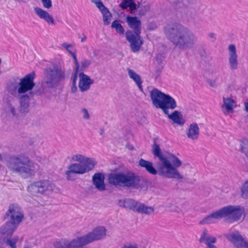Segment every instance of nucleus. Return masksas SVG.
<instances>
[{"label": "nucleus", "instance_id": "nucleus-40", "mask_svg": "<svg viewBox=\"0 0 248 248\" xmlns=\"http://www.w3.org/2000/svg\"><path fill=\"white\" fill-rule=\"evenodd\" d=\"M91 63V62L90 60L87 59H84L81 62V67L83 69L86 68L90 66Z\"/></svg>", "mask_w": 248, "mask_h": 248}, {"label": "nucleus", "instance_id": "nucleus-27", "mask_svg": "<svg viewBox=\"0 0 248 248\" xmlns=\"http://www.w3.org/2000/svg\"><path fill=\"white\" fill-rule=\"evenodd\" d=\"M199 128L198 124L196 123H193L189 125L187 136L189 139L196 140L199 138Z\"/></svg>", "mask_w": 248, "mask_h": 248}, {"label": "nucleus", "instance_id": "nucleus-28", "mask_svg": "<svg viewBox=\"0 0 248 248\" xmlns=\"http://www.w3.org/2000/svg\"><path fill=\"white\" fill-rule=\"evenodd\" d=\"M16 106L13 99L8 100L5 106V110L6 113L12 117L16 116L17 114Z\"/></svg>", "mask_w": 248, "mask_h": 248}, {"label": "nucleus", "instance_id": "nucleus-41", "mask_svg": "<svg viewBox=\"0 0 248 248\" xmlns=\"http://www.w3.org/2000/svg\"><path fill=\"white\" fill-rule=\"evenodd\" d=\"M81 111L83 114L82 117L84 119L89 120L90 119V115L88 112V110L86 108H82Z\"/></svg>", "mask_w": 248, "mask_h": 248}, {"label": "nucleus", "instance_id": "nucleus-19", "mask_svg": "<svg viewBox=\"0 0 248 248\" xmlns=\"http://www.w3.org/2000/svg\"><path fill=\"white\" fill-rule=\"evenodd\" d=\"M227 238L237 248H243L247 242L238 232H232L228 234Z\"/></svg>", "mask_w": 248, "mask_h": 248}, {"label": "nucleus", "instance_id": "nucleus-33", "mask_svg": "<svg viewBox=\"0 0 248 248\" xmlns=\"http://www.w3.org/2000/svg\"><path fill=\"white\" fill-rule=\"evenodd\" d=\"M19 83L16 81L11 82L7 86V91L9 93L11 94L15 97H19V95L21 94L18 92Z\"/></svg>", "mask_w": 248, "mask_h": 248}, {"label": "nucleus", "instance_id": "nucleus-25", "mask_svg": "<svg viewBox=\"0 0 248 248\" xmlns=\"http://www.w3.org/2000/svg\"><path fill=\"white\" fill-rule=\"evenodd\" d=\"M223 102L221 108L224 114L227 115L229 112H232L235 104L234 100L230 97H223Z\"/></svg>", "mask_w": 248, "mask_h": 248}, {"label": "nucleus", "instance_id": "nucleus-38", "mask_svg": "<svg viewBox=\"0 0 248 248\" xmlns=\"http://www.w3.org/2000/svg\"><path fill=\"white\" fill-rule=\"evenodd\" d=\"M216 242V238L214 236H209L203 242L207 246L212 245V244L215 243Z\"/></svg>", "mask_w": 248, "mask_h": 248}, {"label": "nucleus", "instance_id": "nucleus-43", "mask_svg": "<svg viewBox=\"0 0 248 248\" xmlns=\"http://www.w3.org/2000/svg\"><path fill=\"white\" fill-rule=\"evenodd\" d=\"M71 55H72V57L74 59L75 63V64H76V69H77V70H78V68H79V63H78V61L76 53L75 52H73Z\"/></svg>", "mask_w": 248, "mask_h": 248}, {"label": "nucleus", "instance_id": "nucleus-10", "mask_svg": "<svg viewBox=\"0 0 248 248\" xmlns=\"http://www.w3.org/2000/svg\"><path fill=\"white\" fill-rule=\"evenodd\" d=\"M55 188L54 184L49 180L38 181L31 184L27 190L32 195L40 194L44 195L50 194Z\"/></svg>", "mask_w": 248, "mask_h": 248}, {"label": "nucleus", "instance_id": "nucleus-34", "mask_svg": "<svg viewBox=\"0 0 248 248\" xmlns=\"http://www.w3.org/2000/svg\"><path fill=\"white\" fill-rule=\"evenodd\" d=\"M119 6L123 9H126L129 7L131 11L135 10L137 8V5L134 2V0H124L120 4Z\"/></svg>", "mask_w": 248, "mask_h": 248}, {"label": "nucleus", "instance_id": "nucleus-1", "mask_svg": "<svg viewBox=\"0 0 248 248\" xmlns=\"http://www.w3.org/2000/svg\"><path fill=\"white\" fill-rule=\"evenodd\" d=\"M164 32L167 38L181 50L192 48L197 41V37L191 31L179 24L167 26Z\"/></svg>", "mask_w": 248, "mask_h": 248}, {"label": "nucleus", "instance_id": "nucleus-23", "mask_svg": "<svg viewBox=\"0 0 248 248\" xmlns=\"http://www.w3.org/2000/svg\"><path fill=\"white\" fill-rule=\"evenodd\" d=\"M209 75L212 79L208 80V83L211 86L216 87L221 78L219 69L217 68H211L209 71Z\"/></svg>", "mask_w": 248, "mask_h": 248}, {"label": "nucleus", "instance_id": "nucleus-11", "mask_svg": "<svg viewBox=\"0 0 248 248\" xmlns=\"http://www.w3.org/2000/svg\"><path fill=\"white\" fill-rule=\"evenodd\" d=\"M24 217L21 207L17 204H10L4 215V218L17 225L22 222Z\"/></svg>", "mask_w": 248, "mask_h": 248}, {"label": "nucleus", "instance_id": "nucleus-9", "mask_svg": "<svg viewBox=\"0 0 248 248\" xmlns=\"http://www.w3.org/2000/svg\"><path fill=\"white\" fill-rule=\"evenodd\" d=\"M72 159L74 161L80 162L72 164L68 167V169L75 174H84L92 170L96 164L93 159L80 154L73 155Z\"/></svg>", "mask_w": 248, "mask_h": 248}, {"label": "nucleus", "instance_id": "nucleus-21", "mask_svg": "<svg viewBox=\"0 0 248 248\" xmlns=\"http://www.w3.org/2000/svg\"><path fill=\"white\" fill-rule=\"evenodd\" d=\"M105 176L102 173H96L93 176V183L95 188L100 191L106 190Z\"/></svg>", "mask_w": 248, "mask_h": 248}, {"label": "nucleus", "instance_id": "nucleus-47", "mask_svg": "<svg viewBox=\"0 0 248 248\" xmlns=\"http://www.w3.org/2000/svg\"><path fill=\"white\" fill-rule=\"evenodd\" d=\"M244 107L245 110L248 113V102L244 103Z\"/></svg>", "mask_w": 248, "mask_h": 248}, {"label": "nucleus", "instance_id": "nucleus-32", "mask_svg": "<svg viewBox=\"0 0 248 248\" xmlns=\"http://www.w3.org/2000/svg\"><path fill=\"white\" fill-rule=\"evenodd\" d=\"M20 111L22 113L27 112L30 106V98L27 94L21 95L20 97Z\"/></svg>", "mask_w": 248, "mask_h": 248}, {"label": "nucleus", "instance_id": "nucleus-20", "mask_svg": "<svg viewBox=\"0 0 248 248\" xmlns=\"http://www.w3.org/2000/svg\"><path fill=\"white\" fill-rule=\"evenodd\" d=\"M126 21L129 27L133 29L134 33H141V21L136 16H127Z\"/></svg>", "mask_w": 248, "mask_h": 248}, {"label": "nucleus", "instance_id": "nucleus-36", "mask_svg": "<svg viewBox=\"0 0 248 248\" xmlns=\"http://www.w3.org/2000/svg\"><path fill=\"white\" fill-rule=\"evenodd\" d=\"M241 196L243 199H248V180L243 184L241 188Z\"/></svg>", "mask_w": 248, "mask_h": 248}, {"label": "nucleus", "instance_id": "nucleus-6", "mask_svg": "<svg viewBox=\"0 0 248 248\" xmlns=\"http://www.w3.org/2000/svg\"><path fill=\"white\" fill-rule=\"evenodd\" d=\"M150 94L153 105L156 108L161 109L164 114H168V109H173L177 107L173 98L156 88L153 89Z\"/></svg>", "mask_w": 248, "mask_h": 248}, {"label": "nucleus", "instance_id": "nucleus-52", "mask_svg": "<svg viewBox=\"0 0 248 248\" xmlns=\"http://www.w3.org/2000/svg\"><path fill=\"white\" fill-rule=\"evenodd\" d=\"M24 248H30L27 247H24Z\"/></svg>", "mask_w": 248, "mask_h": 248}, {"label": "nucleus", "instance_id": "nucleus-15", "mask_svg": "<svg viewBox=\"0 0 248 248\" xmlns=\"http://www.w3.org/2000/svg\"><path fill=\"white\" fill-rule=\"evenodd\" d=\"M18 226V225L7 220L0 227V233L4 237L13 238L15 236L13 237L12 235Z\"/></svg>", "mask_w": 248, "mask_h": 248}, {"label": "nucleus", "instance_id": "nucleus-7", "mask_svg": "<svg viewBox=\"0 0 248 248\" xmlns=\"http://www.w3.org/2000/svg\"><path fill=\"white\" fill-rule=\"evenodd\" d=\"M139 181V177L132 172L111 173L108 176V183L115 186L135 187Z\"/></svg>", "mask_w": 248, "mask_h": 248}, {"label": "nucleus", "instance_id": "nucleus-30", "mask_svg": "<svg viewBox=\"0 0 248 248\" xmlns=\"http://www.w3.org/2000/svg\"><path fill=\"white\" fill-rule=\"evenodd\" d=\"M127 71L129 78L135 82L140 90L143 92L142 86V81L140 76L132 69H128Z\"/></svg>", "mask_w": 248, "mask_h": 248}, {"label": "nucleus", "instance_id": "nucleus-50", "mask_svg": "<svg viewBox=\"0 0 248 248\" xmlns=\"http://www.w3.org/2000/svg\"><path fill=\"white\" fill-rule=\"evenodd\" d=\"M86 40V36H84L83 37H82L81 39V41L82 42H84Z\"/></svg>", "mask_w": 248, "mask_h": 248}, {"label": "nucleus", "instance_id": "nucleus-46", "mask_svg": "<svg viewBox=\"0 0 248 248\" xmlns=\"http://www.w3.org/2000/svg\"><path fill=\"white\" fill-rule=\"evenodd\" d=\"M77 79V74H75V75L74 76L73 78V79H72V80H73V84H76Z\"/></svg>", "mask_w": 248, "mask_h": 248}, {"label": "nucleus", "instance_id": "nucleus-35", "mask_svg": "<svg viewBox=\"0 0 248 248\" xmlns=\"http://www.w3.org/2000/svg\"><path fill=\"white\" fill-rule=\"evenodd\" d=\"M111 27L115 29L117 32L118 33L120 34H123L124 33V29L118 20H114L112 23Z\"/></svg>", "mask_w": 248, "mask_h": 248}, {"label": "nucleus", "instance_id": "nucleus-18", "mask_svg": "<svg viewBox=\"0 0 248 248\" xmlns=\"http://www.w3.org/2000/svg\"><path fill=\"white\" fill-rule=\"evenodd\" d=\"M18 240V237L15 236L13 238L4 237L0 233V248H16V244Z\"/></svg>", "mask_w": 248, "mask_h": 248}, {"label": "nucleus", "instance_id": "nucleus-29", "mask_svg": "<svg viewBox=\"0 0 248 248\" xmlns=\"http://www.w3.org/2000/svg\"><path fill=\"white\" fill-rule=\"evenodd\" d=\"M139 164L141 167L145 168L150 174L155 175L157 173V170L153 167V163L151 162L141 158L139 160Z\"/></svg>", "mask_w": 248, "mask_h": 248}, {"label": "nucleus", "instance_id": "nucleus-26", "mask_svg": "<svg viewBox=\"0 0 248 248\" xmlns=\"http://www.w3.org/2000/svg\"><path fill=\"white\" fill-rule=\"evenodd\" d=\"M138 202V201L131 199H127L124 200H120L119 205L122 207L128 208L136 212Z\"/></svg>", "mask_w": 248, "mask_h": 248}, {"label": "nucleus", "instance_id": "nucleus-4", "mask_svg": "<svg viewBox=\"0 0 248 248\" xmlns=\"http://www.w3.org/2000/svg\"><path fill=\"white\" fill-rule=\"evenodd\" d=\"M7 166L13 172L24 178H29L34 175L38 166L23 154L12 155L8 160Z\"/></svg>", "mask_w": 248, "mask_h": 248}, {"label": "nucleus", "instance_id": "nucleus-31", "mask_svg": "<svg viewBox=\"0 0 248 248\" xmlns=\"http://www.w3.org/2000/svg\"><path fill=\"white\" fill-rule=\"evenodd\" d=\"M154 208L152 206H148L140 202H138L136 212L141 214L150 215L154 211Z\"/></svg>", "mask_w": 248, "mask_h": 248}, {"label": "nucleus", "instance_id": "nucleus-22", "mask_svg": "<svg viewBox=\"0 0 248 248\" xmlns=\"http://www.w3.org/2000/svg\"><path fill=\"white\" fill-rule=\"evenodd\" d=\"M34 10L40 18L44 19L49 24H55L53 17L47 11L39 7L34 8Z\"/></svg>", "mask_w": 248, "mask_h": 248}, {"label": "nucleus", "instance_id": "nucleus-24", "mask_svg": "<svg viewBox=\"0 0 248 248\" xmlns=\"http://www.w3.org/2000/svg\"><path fill=\"white\" fill-rule=\"evenodd\" d=\"M170 120L173 121V123L176 124L178 125L182 126L185 123V120L183 118L181 113L177 110H175L171 113H169L168 109V114H165Z\"/></svg>", "mask_w": 248, "mask_h": 248}, {"label": "nucleus", "instance_id": "nucleus-17", "mask_svg": "<svg viewBox=\"0 0 248 248\" xmlns=\"http://www.w3.org/2000/svg\"><path fill=\"white\" fill-rule=\"evenodd\" d=\"M229 63L231 70H235L238 67V56L236 53L235 46L234 45H230L228 47Z\"/></svg>", "mask_w": 248, "mask_h": 248}, {"label": "nucleus", "instance_id": "nucleus-16", "mask_svg": "<svg viewBox=\"0 0 248 248\" xmlns=\"http://www.w3.org/2000/svg\"><path fill=\"white\" fill-rule=\"evenodd\" d=\"M79 77L78 87L80 91L84 92L89 90L90 89L91 85L94 83L93 80L83 73L79 74Z\"/></svg>", "mask_w": 248, "mask_h": 248}, {"label": "nucleus", "instance_id": "nucleus-42", "mask_svg": "<svg viewBox=\"0 0 248 248\" xmlns=\"http://www.w3.org/2000/svg\"><path fill=\"white\" fill-rule=\"evenodd\" d=\"M73 172L71 171L70 170H66L65 172V174L66 175L67 179L68 180L73 181L75 180V178L73 177Z\"/></svg>", "mask_w": 248, "mask_h": 248}, {"label": "nucleus", "instance_id": "nucleus-53", "mask_svg": "<svg viewBox=\"0 0 248 248\" xmlns=\"http://www.w3.org/2000/svg\"><path fill=\"white\" fill-rule=\"evenodd\" d=\"M103 133V131H101V134H102V133Z\"/></svg>", "mask_w": 248, "mask_h": 248}, {"label": "nucleus", "instance_id": "nucleus-3", "mask_svg": "<svg viewBox=\"0 0 248 248\" xmlns=\"http://www.w3.org/2000/svg\"><path fill=\"white\" fill-rule=\"evenodd\" d=\"M106 229L98 226L86 235L69 240L62 239L54 243V248H81L93 242L104 239L106 236Z\"/></svg>", "mask_w": 248, "mask_h": 248}, {"label": "nucleus", "instance_id": "nucleus-45", "mask_svg": "<svg viewBox=\"0 0 248 248\" xmlns=\"http://www.w3.org/2000/svg\"><path fill=\"white\" fill-rule=\"evenodd\" d=\"M77 90V87L76 86V84H73L72 87H71V91L73 93H75Z\"/></svg>", "mask_w": 248, "mask_h": 248}, {"label": "nucleus", "instance_id": "nucleus-51", "mask_svg": "<svg viewBox=\"0 0 248 248\" xmlns=\"http://www.w3.org/2000/svg\"><path fill=\"white\" fill-rule=\"evenodd\" d=\"M243 248H248V242H247L244 245Z\"/></svg>", "mask_w": 248, "mask_h": 248}, {"label": "nucleus", "instance_id": "nucleus-12", "mask_svg": "<svg viewBox=\"0 0 248 248\" xmlns=\"http://www.w3.org/2000/svg\"><path fill=\"white\" fill-rule=\"evenodd\" d=\"M34 78L35 73L31 72L26 75L23 78H20V82H18V92L23 94L31 91L35 85L33 82Z\"/></svg>", "mask_w": 248, "mask_h": 248}, {"label": "nucleus", "instance_id": "nucleus-13", "mask_svg": "<svg viewBox=\"0 0 248 248\" xmlns=\"http://www.w3.org/2000/svg\"><path fill=\"white\" fill-rule=\"evenodd\" d=\"M140 33H134L128 31L126 32V38L130 43L131 50L133 52L139 51L143 44V41L140 36Z\"/></svg>", "mask_w": 248, "mask_h": 248}, {"label": "nucleus", "instance_id": "nucleus-44", "mask_svg": "<svg viewBox=\"0 0 248 248\" xmlns=\"http://www.w3.org/2000/svg\"><path fill=\"white\" fill-rule=\"evenodd\" d=\"M122 248H138V247L136 244H127L124 245Z\"/></svg>", "mask_w": 248, "mask_h": 248}, {"label": "nucleus", "instance_id": "nucleus-2", "mask_svg": "<svg viewBox=\"0 0 248 248\" xmlns=\"http://www.w3.org/2000/svg\"><path fill=\"white\" fill-rule=\"evenodd\" d=\"M154 155L158 157L160 163L158 164V174L168 178L182 179L183 176L177 170L182 164V161L176 156L169 154L164 155L159 146L155 143L153 146Z\"/></svg>", "mask_w": 248, "mask_h": 248}, {"label": "nucleus", "instance_id": "nucleus-5", "mask_svg": "<svg viewBox=\"0 0 248 248\" xmlns=\"http://www.w3.org/2000/svg\"><path fill=\"white\" fill-rule=\"evenodd\" d=\"M245 212L244 208L240 205H229L211 214L201 220V225L216 223L223 218L228 217L230 222H232L239 220Z\"/></svg>", "mask_w": 248, "mask_h": 248}, {"label": "nucleus", "instance_id": "nucleus-37", "mask_svg": "<svg viewBox=\"0 0 248 248\" xmlns=\"http://www.w3.org/2000/svg\"><path fill=\"white\" fill-rule=\"evenodd\" d=\"M62 47L65 49L70 54L74 52L73 51V47L71 45L68 44L66 43H63L62 44Z\"/></svg>", "mask_w": 248, "mask_h": 248}, {"label": "nucleus", "instance_id": "nucleus-8", "mask_svg": "<svg viewBox=\"0 0 248 248\" xmlns=\"http://www.w3.org/2000/svg\"><path fill=\"white\" fill-rule=\"evenodd\" d=\"M65 78V70L60 64H54L47 68L45 72V83L49 88L58 87Z\"/></svg>", "mask_w": 248, "mask_h": 248}, {"label": "nucleus", "instance_id": "nucleus-49", "mask_svg": "<svg viewBox=\"0 0 248 248\" xmlns=\"http://www.w3.org/2000/svg\"><path fill=\"white\" fill-rule=\"evenodd\" d=\"M207 248H217V247L213 245L207 246Z\"/></svg>", "mask_w": 248, "mask_h": 248}, {"label": "nucleus", "instance_id": "nucleus-39", "mask_svg": "<svg viewBox=\"0 0 248 248\" xmlns=\"http://www.w3.org/2000/svg\"><path fill=\"white\" fill-rule=\"evenodd\" d=\"M209 236L208 233V231L206 229H204L200 239L201 243H203L205 240Z\"/></svg>", "mask_w": 248, "mask_h": 248}, {"label": "nucleus", "instance_id": "nucleus-14", "mask_svg": "<svg viewBox=\"0 0 248 248\" xmlns=\"http://www.w3.org/2000/svg\"><path fill=\"white\" fill-rule=\"evenodd\" d=\"M92 2L95 4L102 14L103 24L105 26L108 25L111 22L112 14L101 0H92Z\"/></svg>", "mask_w": 248, "mask_h": 248}, {"label": "nucleus", "instance_id": "nucleus-48", "mask_svg": "<svg viewBox=\"0 0 248 248\" xmlns=\"http://www.w3.org/2000/svg\"><path fill=\"white\" fill-rule=\"evenodd\" d=\"M209 36L210 38H214L215 37V34L214 33H210L209 34Z\"/></svg>", "mask_w": 248, "mask_h": 248}]
</instances>
